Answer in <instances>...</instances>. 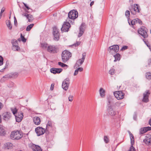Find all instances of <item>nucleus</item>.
<instances>
[{
    "label": "nucleus",
    "instance_id": "obj_1",
    "mask_svg": "<svg viewBox=\"0 0 151 151\" xmlns=\"http://www.w3.org/2000/svg\"><path fill=\"white\" fill-rule=\"evenodd\" d=\"M78 16V13L77 11L74 10H71L68 13L66 21L70 22V23L74 24V19L77 18Z\"/></svg>",
    "mask_w": 151,
    "mask_h": 151
},
{
    "label": "nucleus",
    "instance_id": "obj_2",
    "mask_svg": "<svg viewBox=\"0 0 151 151\" xmlns=\"http://www.w3.org/2000/svg\"><path fill=\"white\" fill-rule=\"evenodd\" d=\"M23 136V134L22 132L15 131L11 132L10 138L14 140H18L20 139Z\"/></svg>",
    "mask_w": 151,
    "mask_h": 151
},
{
    "label": "nucleus",
    "instance_id": "obj_3",
    "mask_svg": "<svg viewBox=\"0 0 151 151\" xmlns=\"http://www.w3.org/2000/svg\"><path fill=\"white\" fill-rule=\"evenodd\" d=\"M71 54L69 52L65 50L63 51L62 54V59L64 63H66L71 57Z\"/></svg>",
    "mask_w": 151,
    "mask_h": 151
},
{
    "label": "nucleus",
    "instance_id": "obj_4",
    "mask_svg": "<svg viewBox=\"0 0 151 151\" xmlns=\"http://www.w3.org/2000/svg\"><path fill=\"white\" fill-rule=\"evenodd\" d=\"M148 30L145 27L142 26L138 30V33L144 38H147L148 37Z\"/></svg>",
    "mask_w": 151,
    "mask_h": 151
},
{
    "label": "nucleus",
    "instance_id": "obj_5",
    "mask_svg": "<svg viewBox=\"0 0 151 151\" xmlns=\"http://www.w3.org/2000/svg\"><path fill=\"white\" fill-rule=\"evenodd\" d=\"M119 49V47L117 45H114L109 47L108 50L111 54L113 55L118 52Z\"/></svg>",
    "mask_w": 151,
    "mask_h": 151
},
{
    "label": "nucleus",
    "instance_id": "obj_6",
    "mask_svg": "<svg viewBox=\"0 0 151 151\" xmlns=\"http://www.w3.org/2000/svg\"><path fill=\"white\" fill-rule=\"evenodd\" d=\"M86 56V53H83L82 58L81 59H79L77 61L74 66L75 68H77L82 65L84 61Z\"/></svg>",
    "mask_w": 151,
    "mask_h": 151
},
{
    "label": "nucleus",
    "instance_id": "obj_7",
    "mask_svg": "<svg viewBox=\"0 0 151 151\" xmlns=\"http://www.w3.org/2000/svg\"><path fill=\"white\" fill-rule=\"evenodd\" d=\"M70 22H68L66 21L64 22L62 27L61 28V30L63 32H67L70 27Z\"/></svg>",
    "mask_w": 151,
    "mask_h": 151
},
{
    "label": "nucleus",
    "instance_id": "obj_8",
    "mask_svg": "<svg viewBox=\"0 0 151 151\" xmlns=\"http://www.w3.org/2000/svg\"><path fill=\"white\" fill-rule=\"evenodd\" d=\"M114 95L118 100L124 98V94L122 91H118L114 93Z\"/></svg>",
    "mask_w": 151,
    "mask_h": 151
},
{
    "label": "nucleus",
    "instance_id": "obj_9",
    "mask_svg": "<svg viewBox=\"0 0 151 151\" xmlns=\"http://www.w3.org/2000/svg\"><path fill=\"white\" fill-rule=\"evenodd\" d=\"M35 131L37 136H40L43 134L45 132V129L41 127H38L35 129Z\"/></svg>",
    "mask_w": 151,
    "mask_h": 151
},
{
    "label": "nucleus",
    "instance_id": "obj_10",
    "mask_svg": "<svg viewBox=\"0 0 151 151\" xmlns=\"http://www.w3.org/2000/svg\"><path fill=\"white\" fill-rule=\"evenodd\" d=\"M53 34L54 37V40L56 41H58L59 39V34L58 29L56 27L53 28Z\"/></svg>",
    "mask_w": 151,
    "mask_h": 151
},
{
    "label": "nucleus",
    "instance_id": "obj_11",
    "mask_svg": "<svg viewBox=\"0 0 151 151\" xmlns=\"http://www.w3.org/2000/svg\"><path fill=\"white\" fill-rule=\"evenodd\" d=\"M131 13L133 14H135L137 12H140L139 6L137 4H134L132 6V8L130 9Z\"/></svg>",
    "mask_w": 151,
    "mask_h": 151
},
{
    "label": "nucleus",
    "instance_id": "obj_12",
    "mask_svg": "<svg viewBox=\"0 0 151 151\" xmlns=\"http://www.w3.org/2000/svg\"><path fill=\"white\" fill-rule=\"evenodd\" d=\"M29 147L31 148L33 151H42L40 147L38 145H35L32 143L29 144Z\"/></svg>",
    "mask_w": 151,
    "mask_h": 151
},
{
    "label": "nucleus",
    "instance_id": "obj_13",
    "mask_svg": "<svg viewBox=\"0 0 151 151\" xmlns=\"http://www.w3.org/2000/svg\"><path fill=\"white\" fill-rule=\"evenodd\" d=\"M69 84V78H66L63 82L62 87L65 91L68 89Z\"/></svg>",
    "mask_w": 151,
    "mask_h": 151
},
{
    "label": "nucleus",
    "instance_id": "obj_14",
    "mask_svg": "<svg viewBox=\"0 0 151 151\" xmlns=\"http://www.w3.org/2000/svg\"><path fill=\"white\" fill-rule=\"evenodd\" d=\"M107 111L109 115L111 116H114L116 114V111L113 109L112 107L111 106H108Z\"/></svg>",
    "mask_w": 151,
    "mask_h": 151
},
{
    "label": "nucleus",
    "instance_id": "obj_15",
    "mask_svg": "<svg viewBox=\"0 0 151 151\" xmlns=\"http://www.w3.org/2000/svg\"><path fill=\"white\" fill-rule=\"evenodd\" d=\"M47 51L52 53H54L56 52V48L55 45H50L48 46Z\"/></svg>",
    "mask_w": 151,
    "mask_h": 151
},
{
    "label": "nucleus",
    "instance_id": "obj_16",
    "mask_svg": "<svg viewBox=\"0 0 151 151\" xmlns=\"http://www.w3.org/2000/svg\"><path fill=\"white\" fill-rule=\"evenodd\" d=\"M150 93L149 90H147L143 93V101L145 102H147L149 101L148 97Z\"/></svg>",
    "mask_w": 151,
    "mask_h": 151
},
{
    "label": "nucleus",
    "instance_id": "obj_17",
    "mask_svg": "<svg viewBox=\"0 0 151 151\" xmlns=\"http://www.w3.org/2000/svg\"><path fill=\"white\" fill-rule=\"evenodd\" d=\"M16 121L19 122H20L23 117V113L22 112H19L17 114L15 115Z\"/></svg>",
    "mask_w": 151,
    "mask_h": 151
},
{
    "label": "nucleus",
    "instance_id": "obj_18",
    "mask_svg": "<svg viewBox=\"0 0 151 151\" xmlns=\"http://www.w3.org/2000/svg\"><path fill=\"white\" fill-rule=\"evenodd\" d=\"M11 113L8 112H5L3 113V119L5 121H7L9 120L11 116Z\"/></svg>",
    "mask_w": 151,
    "mask_h": 151
},
{
    "label": "nucleus",
    "instance_id": "obj_19",
    "mask_svg": "<svg viewBox=\"0 0 151 151\" xmlns=\"http://www.w3.org/2000/svg\"><path fill=\"white\" fill-rule=\"evenodd\" d=\"M63 71L62 68H52L50 69V72L54 74L59 73Z\"/></svg>",
    "mask_w": 151,
    "mask_h": 151
},
{
    "label": "nucleus",
    "instance_id": "obj_20",
    "mask_svg": "<svg viewBox=\"0 0 151 151\" xmlns=\"http://www.w3.org/2000/svg\"><path fill=\"white\" fill-rule=\"evenodd\" d=\"M84 24L82 23L80 27L79 32L78 35V37H81L83 34L84 31Z\"/></svg>",
    "mask_w": 151,
    "mask_h": 151
},
{
    "label": "nucleus",
    "instance_id": "obj_21",
    "mask_svg": "<svg viewBox=\"0 0 151 151\" xmlns=\"http://www.w3.org/2000/svg\"><path fill=\"white\" fill-rule=\"evenodd\" d=\"M33 122L35 124L37 125H39L40 124V119L38 117L35 116L33 118Z\"/></svg>",
    "mask_w": 151,
    "mask_h": 151
},
{
    "label": "nucleus",
    "instance_id": "obj_22",
    "mask_svg": "<svg viewBox=\"0 0 151 151\" xmlns=\"http://www.w3.org/2000/svg\"><path fill=\"white\" fill-rule=\"evenodd\" d=\"M144 142L147 145H151V138H147L144 140Z\"/></svg>",
    "mask_w": 151,
    "mask_h": 151
},
{
    "label": "nucleus",
    "instance_id": "obj_23",
    "mask_svg": "<svg viewBox=\"0 0 151 151\" xmlns=\"http://www.w3.org/2000/svg\"><path fill=\"white\" fill-rule=\"evenodd\" d=\"M99 92L101 97L102 98L104 97L105 96V90L103 88H101L100 89Z\"/></svg>",
    "mask_w": 151,
    "mask_h": 151
},
{
    "label": "nucleus",
    "instance_id": "obj_24",
    "mask_svg": "<svg viewBox=\"0 0 151 151\" xmlns=\"http://www.w3.org/2000/svg\"><path fill=\"white\" fill-rule=\"evenodd\" d=\"M77 68L74 73L73 75L74 76L77 75L78 73V72H81L83 70V68Z\"/></svg>",
    "mask_w": 151,
    "mask_h": 151
},
{
    "label": "nucleus",
    "instance_id": "obj_25",
    "mask_svg": "<svg viewBox=\"0 0 151 151\" xmlns=\"http://www.w3.org/2000/svg\"><path fill=\"white\" fill-rule=\"evenodd\" d=\"M114 57L115 58L114 62H116L117 60H119L121 58V55L119 53H116L114 55Z\"/></svg>",
    "mask_w": 151,
    "mask_h": 151
},
{
    "label": "nucleus",
    "instance_id": "obj_26",
    "mask_svg": "<svg viewBox=\"0 0 151 151\" xmlns=\"http://www.w3.org/2000/svg\"><path fill=\"white\" fill-rule=\"evenodd\" d=\"M6 131L4 127H0V135L4 136L6 134Z\"/></svg>",
    "mask_w": 151,
    "mask_h": 151
},
{
    "label": "nucleus",
    "instance_id": "obj_27",
    "mask_svg": "<svg viewBox=\"0 0 151 151\" xmlns=\"http://www.w3.org/2000/svg\"><path fill=\"white\" fill-rule=\"evenodd\" d=\"M12 50L14 51H19L20 50V47L17 45L12 46Z\"/></svg>",
    "mask_w": 151,
    "mask_h": 151
},
{
    "label": "nucleus",
    "instance_id": "obj_28",
    "mask_svg": "<svg viewBox=\"0 0 151 151\" xmlns=\"http://www.w3.org/2000/svg\"><path fill=\"white\" fill-rule=\"evenodd\" d=\"M41 47L44 49H47L48 46L47 44L45 42L41 43Z\"/></svg>",
    "mask_w": 151,
    "mask_h": 151
},
{
    "label": "nucleus",
    "instance_id": "obj_29",
    "mask_svg": "<svg viewBox=\"0 0 151 151\" xmlns=\"http://www.w3.org/2000/svg\"><path fill=\"white\" fill-rule=\"evenodd\" d=\"M6 24L7 27L10 30L12 29V25L11 24L9 20L7 21L6 22Z\"/></svg>",
    "mask_w": 151,
    "mask_h": 151
},
{
    "label": "nucleus",
    "instance_id": "obj_30",
    "mask_svg": "<svg viewBox=\"0 0 151 151\" xmlns=\"http://www.w3.org/2000/svg\"><path fill=\"white\" fill-rule=\"evenodd\" d=\"M145 77L148 80L151 79V73L150 72H147L145 73Z\"/></svg>",
    "mask_w": 151,
    "mask_h": 151
},
{
    "label": "nucleus",
    "instance_id": "obj_31",
    "mask_svg": "<svg viewBox=\"0 0 151 151\" xmlns=\"http://www.w3.org/2000/svg\"><path fill=\"white\" fill-rule=\"evenodd\" d=\"M11 110L14 116L16 114L17 112V110L16 107H14L11 108Z\"/></svg>",
    "mask_w": 151,
    "mask_h": 151
},
{
    "label": "nucleus",
    "instance_id": "obj_32",
    "mask_svg": "<svg viewBox=\"0 0 151 151\" xmlns=\"http://www.w3.org/2000/svg\"><path fill=\"white\" fill-rule=\"evenodd\" d=\"M27 19H28L29 22L32 21L33 19V17L32 15L30 14H28L27 17Z\"/></svg>",
    "mask_w": 151,
    "mask_h": 151
},
{
    "label": "nucleus",
    "instance_id": "obj_33",
    "mask_svg": "<svg viewBox=\"0 0 151 151\" xmlns=\"http://www.w3.org/2000/svg\"><path fill=\"white\" fill-rule=\"evenodd\" d=\"M115 73V70L113 68H111L109 72V74L111 75H113Z\"/></svg>",
    "mask_w": 151,
    "mask_h": 151
},
{
    "label": "nucleus",
    "instance_id": "obj_34",
    "mask_svg": "<svg viewBox=\"0 0 151 151\" xmlns=\"http://www.w3.org/2000/svg\"><path fill=\"white\" fill-rule=\"evenodd\" d=\"M34 24H31L30 25H29L26 28V31H30L32 27L34 26Z\"/></svg>",
    "mask_w": 151,
    "mask_h": 151
},
{
    "label": "nucleus",
    "instance_id": "obj_35",
    "mask_svg": "<svg viewBox=\"0 0 151 151\" xmlns=\"http://www.w3.org/2000/svg\"><path fill=\"white\" fill-rule=\"evenodd\" d=\"M48 127H52V122L50 121H48L47 123V124L46 126V129H47Z\"/></svg>",
    "mask_w": 151,
    "mask_h": 151
},
{
    "label": "nucleus",
    "instance_id": "obj_36",
    "mask_svg": "<svg viewBox=\"0 0 151 151\" xmlns=\"http://www.w3.org/2000/svg\"><path fill=\"white\" fill-rule=\"evenodd\" d=\"M12 46L17 45V40L15 39H12Z\"/></svg>",
    "mask_w": 151,
    "mask_h": 151
},
{
    "label": "nucleus",
    "instance_id": "obj_37",
    "mask_svg": "<svg viewBox=\"0 0 151 151\" xmlns=\"http://www.w3.org/2000/svg\"><path fill=\"white\" fill-rule=\"evenodd\" d=\"M58 65L60 66H61L63 68L65 67H68V66L67 65L61 62H59L58 63Z\"/></svg>",
    "mask_w": 151,
    "mask_h": 151
},
{
    "label": "nucleus",
    "instance_id": "obj_38",
    "mask_svg": "<svg viewBox=\"0 0 151 151\" xmlns=\"http://www.w3.org/2000/svg\"><path fill=\"white\" fill-rule=\"evenodd\" d=\"M143 41L145 43V44L147 45V46L149 47L150 50L151 52V47L150 46V44H149L148 43H147V42H146L144 39H142Z\"/></svg>",
    "mask_w": 151,
    "mask_h": 151
},
{
    "label": "nucleus",
    "instance_id": "obj_39",
    "mask_svg": "<svg viewBox=\"0 0 151 151\" xmlns=\"http://www.w3.org/2000/svg\"><path fill=\"white\" fill-rule=\"evenodd\" d=\"M14 83L12 82H10L8 84L7 86L9 88H12L14 86Z\"/></svg>",
    "mask_w": 151,
    "mask_h": 151
},
{
    "label": "nucleus",
    "instance_id": "obj_40",
    "mask_svg": "<svg viewBox=\"0 0 151 151\" xmlns=\"http://www.w3.org/2000/svg\"><path fill=\"white\" fill-rule=\"evenodd\" d=\"M139 132L141 134H143L146 132V131L145 130V129H144V127L141 128L140 129Z\"/></svg>",
    "mask_w": 151,
    "mask_h": 151
},
{
    "label": "nucleus",
    "instance_id": "obj_41",
    "mask_svg": "<svg viewBox=\"0 0 151 151\" xmlns=\"http://www.w3.org/2000/svg\"><path fill=\"white\" fill-rule=\"evenodd\" d=\"M104 142L106 143H108L109 142L108 137L106 136L104 137Z\"/></svg>",
    "mask_w": 151,
    "mask_h": 151
},
{
    "label": "nucleus",
    "instance_id": "obj_42",
    "mask_svg": "<svg viewBox=\"0 0 151 151\" xmlns=\"http://www.w3.org/2000/svg\"><path fill=\"white\" fill-rule=\"evenodd\" d=\"M20 37L22 39V41L24 42H26V39L24 37V36H22V34H21Z\"/></svg>",
    "mask_w": 151,
    "mask_h": 151
},
{
    "label": "nucleus",
    "instance_id": "obj_43",
    "mask_svg": "<svg viewBox=\"0 0 151 151\" xmlns=\"http://www.w3.org/2000/svg\"><path fill=\"white\" fill-rule=\"evenodd\" d=\"M3 64V57L0 56V66L2 65Z\"/></svg>",
    "mask_w": 151,
    "mask_h": 151
},
{
    "label": "nucleus",
    "instance_id": "obj_44",
    "mask_svg": "<svg viewBox=\"0 0 151 151\" xmlns=\"http://www.w3.org/2000/svg\"><path fill=\"white\" fill-rule=\"evenodd\" d=\"M136 19H134L131 21V23L132 25H134L136 23Z\"/></svg>",
    "mask_w": 151,
    "mask_h": 151
},
{
    "label": "nucleus",
    "instance_id": "obj_45",
    "mask_svg": "<svg viewBox=\"0 0 151 151\" xmlns=\"http://www.w3.org/2000/svg\"><path fill=\"white\" fill-rule=\"evenodd\" d=\"M144 129L146 131V132L151 130V127H144Z\"/></svg>",
    "mask_w": 151,
    "mask_h": 151
},
{
    "label": "nucleus",
    "instance_id": "obj_46",
    "mask_svg": "<svg viewBox=\"0 0 151 151\" xmlns=\"http://www.w3.org/2000/svg\"><path fill=\"white\" fill-rule=\"evenodd\" d=\"M5 9L4 8H2L1 9V12L0 13V19H1L3 13Z\"/></svg>",
    "mask_w": 151,
    "mask_h": 151
},
{
    "label": "nucleus",
    "instance_id": "obj_47",
    "mask_svg": "<svg viewBox=\"0 0 151 151\" xmlns=\"http://www.w3.org/2000/svg\"><path fill=\"white\" fill-rule=\"evenodd\" d=\"M122 103L120 102H117L115 103V106L117 107H119L121 106V104Z\"/></svg>",
    "mask_w": 151,
    "mask_h": 151
},
{
    "label": "nucleus",
    "instance_id": "obj_48",
    "mask_svg": "<svg viewBox=\"0 0 151 151\" xmlns=\"http://www.w3.org/2000/svg\"><path fill=\"white\" fill-rule=\"evenodd\" d=\"M129 151H136V150L133 146L131 145L130 147Z\"/></svg>",
    "mask_w": 151,
    "mask_h": 151
},
{
    "label": "nucleus",
    "instance_id": "obj_49",
    "mask_svg": "<svg viewBox=\"0 0 151 151\" xmlns=\"http://www.w3.org/2000/svg\"><path fill=\"white\" fill-rule=\"evenodd\" d=\"M73 96L72 95H70L68 97V100L70 101L71 102L73 100Z\"/></svg>",
    "mask_w": 151,
    "mask_h": 151
},
{
    "label": "nucleus",
    "instance_id": "obj_50",
    "mask_svg": "<svg viewBox=\"0 0 151 151\" xmlns=\"http://www.w3.org/2000/svg\"><path fill=\"white\" fill-rule=\"evenodd\" d=\"M115 100H116L115 99H112L110 101L109 100V104H111V103H114L115 102Z\"/></svg>",
    "mask_w": 151,
    "mask_h": 151
},
{
    "label": "nucleus",
    "instance_id": "obj_51",
    "mask_svg": "<svg viewBox=\"0 0 151 151\" xmlns=\"http://www.w3.org/2000/svg\"><path fill=\"white\" fill-rule=\"evenodd\" d=\"M125 14L126 16L129 17L130 15V12L128 10L126 11Z\"/></svg>",
    "mask_w": 151,
    "mask_h": 151
},
{
    "label": "nucleus",
    "instance_id": "obj_52",
    "mask_svg": "<svg viewBox=\"0 0 151 151\" xmlns=\"http://www.w3.org/2000/svg\"><path fill=\"white\" fill-rule=\"evenodd\" d=\"M136 20H137L136 23H137L139 24H142V22L138 18H137Z\"/></svg>",
    "mask_w": 151,
    "mask_h": 151
},
{
    "label": "nucleus",
    "instance_id": "obj_53",
    "mask_svg": "<svg viewBox=\"0 0 151 151\" xmlns=\"http://www.w3.org/2000/svg\"><path fill=\"white\" fill-rule=\"evenodd\" d=\"M80 43H81L80 42L77 41L76 42V43L74 44L73 45H74L75 46H78L79 45H80Z\"/></svg>",
    "mask_w": 151,
    "mask_h": 151
},
{
    "label": "nucleus",
    "instance_id": "obj_54",
    "mask_svg": "<svg viewBox=\"0 0 151 151\" xmlns=\"http://www.w3.org/2000/svg\"><path fill=\"white\" fill-rule=\"evenodd\" d=\"M129 135L130 137L131 141H132V139H134V137L133 135V134L130 132Z\"/></svg>",
    "mask_w": 151,
    "mask_h": 151
},
{
    "label": "nucleus",
    "instance_id": "obj_55",
    "mask_svg": "<svg viewBox=\"0 0 151 151\" xmlns=\"http://www.w3.org/2000/svg\"><path fill=\"white\" fill-rule=\"evenodd\" d=\"M128 48V46H124L122 47V48L121 49V50H126V49H127Z\"/></svg>",
    "mask_w": 151,
    "mask_h": 151
},
{
    "label": "nucleus",
    "instance_id": "obj_56",
    "mask_svg": "<svg viewBox=\"0 0 151 151\" xmlns=\"http://www.w3.org/2000/svg\"><path fill=\"white\" fill-rule=\"evenodd\" d=\"M9 65V62L8 61H7L6 62V65H5V67L4 68V69L6 68H7Z\"/></svg>",
    "mask_w": 151,
    "mask_h": 151
},
{
    "label": "nucleus",
    "instance_id": "obj_57",
    "mask_svg": "<svg viewBox=\"0 0 151 151\" xmlns=\"http://www.w3.org/2000/svg\"><path fill=\"white\" fill-rule=\"evenodd\" d=\"M23 3L24 5L25 6L26 8L28 10H29V9H30V8L29 7L28 5L27 4L24 3Z\"/></svg>",
    "mask_w": 151,
    "mask_h": 151
},
{
    "label": "nucleus",
    "instance_id": "obj_58",
    "mask_svg": "<svg viewBox=\"0 0 151 151\" xmlns=\"http://www.w3.org/2000/svg\"><path fill=\"white\" fill-rule=\"evenodd\" d=\"M14 24L15 25H17V21L15 17H14Z\"/></svg>",
    "mask_w": 151,
    "mask_h": 151
},
{
    "label": "nucleus",
    "instance_id": "obj_59",
    "mask_svg": "<svg viewBox=\"0 0 151 151\" xmlns=\"http://www.w3.org/2000/svg\"><path fill=\"white\" fill-rule=\"evenodd\" d=\"M28 14L26 13H23L22 14V16L23 17H26L27 18V17L28 16Z\"/></svg>",
    "mask_w": 151,
    "mask_h": 151
},
{
    "label": "nucleus",
    "instance_id": "obj_60",
    "mask_svg": "<svg viewBox=\"0 0 151 151\" xmlns=\"http://www.w3.org/2000/svg\"><path fill=\"white\" fill-rule=\"evenodd\" d=\"M134 139H132V141H131V145L133 146V145L134 144Z\"/></svg>",
    "mask_w": 151,
    "mask_h": 151
},
{
    "label": "nucleus",
    "instance_id": "obj_61",
    "mask_svg": "<svg viewBox=\"0 0 151 151\" xmlns=\"http://www.w3.org/2000/svg\"><path fill=\"white\" fill-rule=\"evenodd\" d=\"M129 2L131 5L133 3V0H129Z\"/></svg>",
    "mask_w": 151,
    "mask_h": 151
},
{
    "label": "nucleus",
    "instance_id": "obj_62",
    "mask_svg": "<svg viewBox=\"0 0 151 151\" xmlns=\"http://www.w3.org/2000/svg\"><path fill=\"white\" fill-rule=\"evenodd\" d=\"M3 107V105L2 103L0 102V109Z\"/></svg>",
    "mask_w": 151,
    "mask_h": 151
},
{
    "label": "nucleus",
    "instance_id": "obj_63",
    "mask_svg": "<svg viewBox=\"0 0 151 151\" xmlns=\"http://www.w3.org/2000/svg\"><path fill=\"white\" fill-rule=\"evenodd\" d=\"M53 86H52V84L51 85V87H50V89L51 90H52L53 89Z\"/></svg>",
    "mask_w": 151,
    "mask_h": 151
},
{
    "label": "nucleus",
    "instance_id": "obj_64",
    "mask_svg": "<svg viewBox=\"0 0 151 151\" xmlns=\"http://www.w3.org/2000/svg\"><path fill=\"white\" fill-rule=\"evenodd\" d=\"M94 4V1H92L91 2L90 4V5L91 6L92 5H93Z\"/></svg>",
    "mask_w": 151,
    "mask_h": 151
}]
</instances>
